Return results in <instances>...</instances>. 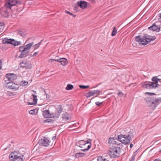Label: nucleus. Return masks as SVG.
Returning a JSON list of instances; mask_svg holds the SVG:
<instances>
[{"instance_id":"28","label":"nucleus","mask_w":161,"mask_h":161,"mask_svg":"<svg viewBox=\"0 0 161 161\" xmlns=\"http://www.w3.org/2000/svg\"><path fill=\"white\" fill-rule=\"evenodd\" d=\"M75 155L76 157L79 158L85 156L86 154L84 153H76Z\"/></svg>"},{"instance_id":"18","label":"nucleus","mask_w":161,"mask_h":161,"mask_svg":"<svg viewBox=\"0 0 161 161\" xmlns=\"http://www.w3.org/2000/svg\"><path fill=\"white\" fill-rule=\"evenodd\" d=\"M21 44V42L20 41H16L14 39H11V45L14 46H16Z\"/></svg>"},{"instance_id":"57","label":"nucleus","mask_w":161,"mask_h":161,"mask_svg":"<svg viewBox=\"0 0 161 161\" xmlns=\"http://www.w3.org/2000/svg\"><path fill=\"white\" fill-rule=\"evenodd\" d=\"M29 41V40H27V41H26V42H25V43H26V42H28Z\"/></svg>"},{"instance_id":"41","label":"nucleus","mask_w":161,"mask_h":161,"mask_svg":"<svg viewBox=\"0 0 161 161\" xmlns=\"http://www.w3.org/2000/svg\"><path fill=\"white\" fill-rule=\"evenodd\" d=\"M145 94H148L150 96H152L153 95H156V94L155 93H151V92H147L145 93Z\"/></svg>"},{"instance_id":"38","label":"nucleus","mask_w":161,"mask_h":161,"mask_svg":"<svg viewBox=\"0 0 161 161\" xmlns=\"http://www.w3.org/2000/svg\"><path fill=\"white\" fill-rule=\"evenodd\" d=\"M35 109L31 110L30 111L29 113L31 114H35Z\"/></svg>"},{"instance_id":"27","label":"nucleus","mask_w":161,"mask_h":161,"mask_svg":"<svg viewBox=\"0 0 161 161\" xmlns=\"http://www.w3.org/2000/svg\"><path fill=\"white\" fill-rule=\"evenodd\" d=\"M3 44H10V39H8L7 38H5L3 39Z\"/></svg>"},{"instance_id":"16","label":"nucleus","mask_w":161,"mask_h":161,"mask_svg":"<svg viewBox=\"0 0 161 161\" xmlns=\"http://www.w3.org/2000/svg\"><path fill=\"white\" fill-rule=\"evenodd\" d=\"M160 79L158 78L157 76L153 77L152 79V80L153 81V85L156 88L158 87V81L160 82Z\"/></svg>"},{"instance_id":"59","label":"nucleus","mask_w":161,"mask_h":161,"mask_svg":"<svg viewBox=\"0 0 161 161\" xmlns=\"http://www.w3.org/2000/svg\"><path fill=\"white\" fill-rule=\"evenodd\" d=\"M9 158H10V154H9Z\"/></svg>"},{"instance_id":"58","label":"nucleus","mask_w":161,"mask_h":161,"mask_svg":"<svg viewBox=\"0 0 161 161\" xmlns=\"http://www.w3.org/2000/svg\"><path fill=\"white\" fill-rule=\"evenodd\" d=\"M46 98H49V97H47H47H46Z\"/></svg>"},{"instance_id":"5","label":"nucleus","mask_w":161,"mask_h":161,"mask_svg":"<svg viewBox=\"0 0 161 161\" xmlns=\"http://www.w3.org/2000/svg\"><path fill=\"white\" fill-rule=\"evenodd\" d=\"M10 11V1L9 0L7 3L4 5V7L0 8V14L5 17H9V13Z\"/></svg>"},{"instance_id":"62","label":"nucleus","mask_w":161,"mask_h":161,"mask_svg":"<svg viewBox=\"0 0 161 161\" xmlns=\"http://www.w3.org/2000/svg\"><path fill=\"white\" fill-rule=\"evenodd\" d=\"M75 124L73 125H74V126H75Z\"/></svg>"},{"instance_id":"34","label":"nucleus","mask_w":161,"mask_h":161,"mask_svg":"<svg viewBox=\"0 0 161 161\" xmlns=\"http://www.w3.org/2000/svg\"><path fill=\"white\" fill-rule=\"evenodd\" d=\"M58 108H59L58 109V114L59 115L63 111V108H62V106L61 105H59Z\"/></svg>"},{"instance_id":"40","label":"nucleus","mask_w":161,"mask_h":161,"mask_svg":"<svg viewBox=\"0 0 161 161\" xmlns=\"http://www.w3.org/2000/svg\"><path fill=\"white\" fill-rule=\"evenodd\" d=\"M103 103V102H97L95 103V104L98 106H100V105L101 104H102Z\"/></svg>"},{"instance_id":"4","label":"nucleus","mask_w":161,"mask_h":161,"mask_svg":"<svg viewBox=\"0 0 161 161\" xmlns=\"http://www.w3.org/2000/svg\"><path fill=\"white\" fill-rule=\"evenodd\" d=\"M133 136V134L131 132L125 135L120 134L118 136L119 141L122 143L125 144H128L130 143L132 140V138Z\"/></svg>"},{"instance_id":"15","label":"nucleus","mask_w":161,"mask_h":161,"mask_svg":"<svg viewBox=\"0 0 161 161\" xmlns=\"http://www.w3.org/2000/svg\"><path fill=\"white\" fill-rule=\"evenodd\" d=\"M149 30H152L158 32L160 30V28L155 24H153L152 25L148 28Z\"/></svg>"},{"instance_id":"25","label":"nucleus","mask_w":161,"mask_h":161,"mask_svg":"<svg viewBox=\"0 0 161 161\" xmlns=\"http://www.w3.org/2000/svg\"><path fill=\"white\" fill-rule=\"evenodd\" d=\"M85 95L87 97H90L94 95L93 94V92H92V91H89L88 92L86 93L85 94Z\"/></svg>"},{"instance_id":"56","label":"nucleus","mask_w":161,"mask_h":161,"mask_svg":"<svg viewBox=\"0 0 161 161\" xmlns=\"http://www.w3.org/2000/svg\"><path fill=\"white\" fill-rule=\"evenodd\" d=\"M32 91L34 92H35V93L36 92L33 90H32Z\"/></svg>"},{"instance_id":"39","label":"nucleus","mask_w":161,"mask_h":161,"mask_svg":"<svg viewBox=\"0 0 161 161\" xmlns=\"http://www.w3.org/2000/svg\"><path fill=\"white\" fill-rule=\"evenodd\" d=\"M118 95L120 97H123L124 95V94L121 92H119L118 93Z\"/></svg>"},{"instance_id":"55","label":"nucleus","mask_w":161,"mask_h":161,"mask_svg":"<svg viewBox=\"0 0 161 161\" xmlns=\"http://www.w3.org/2000/svg\"><path fill=\"white\" fill-rule=\"evenodd\" d=\"M58 56H57L54 59H58L57 58L58 57Z\"/></svg>"},{"instance_id":"31","label":"nucleus","mask_w":161,"mask_h":161,"mask_svg":"<svg viewBox=\"0 0 161 161\" xmlns=\"http://www.w3.org/2000/svg\"><path fill=\"white\" fill-rule=\"evenodd\" d=\"M74 87L73 85L71 84H68L66 88V89L67 90H72Z\"/></svg>"},{"instance_id":"35","label":"nucleus","mask_w":161,"mask_h":161,"mask_svg":"<svg viewBox=\"0 0 161 161\" xmlns=\"http://www.w3.org/2000/svg\"><path fill=\"white\" fill-rule=\"evenodd\" d=\"M92 92H93V95L94 94H100V93L102 92L101 91H100L99 90H94L92 91Z\"/></svg>"},{"instance_id":"33","label":"nucleus","mask_w":161,"mask_h":161,"mask_svg":"<svg viewBox=\"0 0 161 161\" xmlns=\"http://www.w3.org/2000/svg\"><path fill=\"white\" fill-rule=\"evenodd\" d=\"M117 33L116 29L115 27H114L111 34L112 36H114Z\"/></svg>"},{"instance_id":"1","label":"nucleus","mask_w":161,"mask_h":161,"mask_svg":"<svg viewBox=\"0 0 161 161\" xmlns=\"http://www.w3.org/2000/svg\"><path fill=\"white\" fill-rule=\"evenodd\" d=\"M156 38L155 36H150L146 34L142 36H138L135 37V40L140 45H145L152 41L155 40Z\"/></svg>"},{"instance_id":"17","label":"nucleus","mask_w":161,"mask_h":161,"mask_svg":"<svg viewBox=\"0 0 161 161\" xmlns=\"http://www.w3.org/2000/svg\"><path fill=\"white\" fill-rule=\"evenodd\" d=\"M42 115L45 118H51L53 117L52 114L50 113L49 111L48 110L43 111Z\"/></svg>"},{"instance_id":"36","label":"nucleus","mask_w":161,"mask_h":161,"mask_svg":"<svg viewBox=\"0 0 161 161\" xmlns=\"http://www.w3.org/2000/svg\"><path fill=\"white\" fill-rule=\"evenodd\" d=\"M28 82V81H22L21 82V85H22L23 86H25L27 85Z\"/></svg>"},{"instance_id":"6","label":"nucleus","mask_w":161,"mask_h":161,"mask_svg":"<svg viewBox=\"0 0 161 161\" xmlns=\"http://www.w3.org/2000/svg\"><path fill=\"white\" fill-rule=\"evenodd\" d=\"M120 148L118 147H113L110 148L108 153L109 156L112 158L118 157L120 154Z\"/></svg>"},{"instance_id":"26","label":"nucleus","mask_w":161,"mask_h":161,"mask_svg":"<svg viewBox=\"0 0 161 161\" xmlns=\"http://www.w3.org/2000/svg\"><path fill=\"white\" fill-rule=\"evenodd\" d=\"M98 161H109L104 157L102 156H99L97 158Z\"/></svg>"},{"instance_id":"51","label":"nucleus","mask_w":161,"mask_h":161,"mask_svg":"<svg viewBox=\"0 0 161 161\" xmlns=\"http://www.w3.org/2000/svg\"><path fill=\"white\" fill-rule=\"evenodd\" d=\"M133 146V144L132 143L130 144V148H131Z\"/></svg>"},{"instance_id":"20","label":"nucleus","mask_w":161,"mask_h":161,"mask_svg":"<svg viewBox=\"0 0 161 161\" xmlns=\"http://www.w3.org/2000/svg\"><path fill=\"white\" fill-rule=\"evenodd\" d=\"M12 82V84L11 85V89H12L14 91H16L18 89L19 86L16 84Z\"/></svg>"},{"instance_id":"45","label":"nucleus","mask_w":161,"mask_h":161,"mask_svg":"<svg viewBox=\"0 0 161 161\" xmlns=\"http://www.w3.org/2000/svg\"><path fill=\"white\" fill-rule=\"evenodd\" d=\"M18 33L21 36H23V33H22V32L21 31H19Z\"/></svg>"},{"instance_id":"44","label":"nucleus","mask_w":161,"mask_h":161,"mask_svg":"<svg viewBox=\"0 0 161 161\" xmlns=\"http://www.w3.org/2000/svg\"><path fill=\"white\" fill-rule=\"evenodd\" d=\"M78 6H79L78 5V4L75 5L74 8V10H76Z\"/></svg>"},{"instance_id":"63","label":"nucleus","mask_w":161,"mask_h":161,"mask_svg":"<svg viewBox=\"0 0 161 161\" xmlns=\"http://www.w3.org/2000/svg\"><path fill=\"white\" fill-rule=\"evenodd\" d=\"M131 161L130 160V161Z\"/></svg>"},{"instance_id":"10","label":"nucleus","mask_w":161,"mask_h":161,"mask_svg":"<svg viewBox=\"0 0 161 161\" xmlns=\"http://www.w3.org/2000/svg\"><path fill=\"white\" fill-rule=\"evenodd\" d=\"M142 86L144 88L149 89L156 88L153 85L152 82L145 81L142 84Z\"/></svg>"},{"instance_id":"43","label":"nucleus","mask_w":161,"mask_h":161,"mask_svg":"<svg viewBox=\"0 0 161 161\" xmlns=\"http://www.w3.org/2000/svg\"><path fill=\"white\" fill-rule=\"evenodd\" d=\"M65 12L67 14H69L71 15H73V14H72V13L70 12H69L68 11H67V10H65Z\"/></svg>"},{"instance_id":"24","label":"nucleus","mask_w":161,"mask_h":161,"mask_svg":"<svg viewBox=\"0 0 161 161\" xmlns=\"http://www.w3.org/2000/svg\"><path fill=\"white\" fill-rule=\"evenodd\" d=\"M62 118L64 120H66L69 119V115L67 113H65L62 115Z\"/></svg>"},{"instance_id":"60","label":"nucleus","mask_w":161,"mask_h":161,"mask_svg":"<svg viewBox=\"0 0 161 161\" xmlns=\"http://www.w3.org/2000/svg\"><path fill=\"white\" fill-rule=\"evenodd\" d=\"M75 16H76V15H73V16L74 17H75Z\"/></svg>"},{"instance_id":"46","label":"nucleus","mask_w":161,"mask_h":161,"mask_svg":"<svg viewBox=\"0 0 161 161\" xmlns=\"http://www.w3.org/2000/svg\"><path fill=\"white\" fill-rule=\"evenodd\" d=\"M88 1L92 3H95L96 2L95 0H88Z\"/></svg>"},{"instance_id":"21","label":"nucleus","mask_w":161,"mask_h":161,"mask_svg":"<svg viewBox=\"0 0 161 161\" xmlns=\"http://www.w3.org/2000/svg\"><path fill=\"white\" fill-rule=\"evenodd\" d=\"M89 140L90 141H85L83 140L79 141L78 142V144L79 145V146H83L87 143H89L90 144H91V141L92 140L90 139Z\"/></svg>"},{"instance_id":"19","label":"nucleus","mask_w":161,"mask_h":161,"mask_svg":"<svg viewBox=\"0 0 161 161\" xmlns=\"http://www.w3.org/2000/svg\"><path fill=\"white\" fill-rule=\"evenodd\" d=\"M117 139L116 137H110L109 138L108 143L110 144L114 145V144H116V140Z\"/></svg>"},{"instance_id":"7","label":"nucleus","mask_w":161,"mask_h":161,"mask_svg":"<svg viewBox=\"0 0 161 161\" xmlns=\"http://www.w3.org/2000/svg\"><path fill=\"white\" fill-rule=\"evenodd\" d=\"M23 156H20L18 151H12L11 152V161H23Z\"/></svg>"},{"instance_id":"23","label":"nucleus","mask_w":161,"mask_h":161,"mask_svg":"<svg viewBox=\"0 0 161 161\" xmlns=\"http://www.w3.org/2000/svg\"><path fill=\"white\" fill-rule=\"evenodd\" d=\"M20 4V2H19L17 0H11V8L13 6L15 5L16 4Z\"/></svg>"},{"instance_id":"30","label":"nucleus","mask_w":161,"mask_h":161,"mask_svg":"<svg viewBox=\"0 0 161 161\" xmlns=\"http://www.w3.org/2000/svg\"><path fill=\"white\" fill-rule=\"evenodd\" d=\"M4 24L3 22H0V32L3 31Z\"/></svg>"},{"instance_id":"13","label":"nucleus","mask_w":161,"mask_h":161,"mask_svg":"<svg viewBox=\"0 0 161 161\" xmlns=\"http://www.w3.org/2000/svg\"><path fill=\"white\" fill-rule=\"evenodd\" d=\"M77 4L79 6H80L82 9L86 8L87 7L88 4L89 3L86 1L80 0L78 1L77 3Z\"/></svg>"},{"instance_id":"47","label":"nucleus","mask_w":161,"mask_h":161,"mask_svg":"<svg viewBox=\"0 0 161 161\" xmlns=\"http://www.w3.org/2000/svg\"><path fill=\"white\" fill-rule=\"evenodd\" d=\"M135 157L134 156H133L131 160V161H134L135 160Z\"/></svg>"},{"instance_id":"3","label":"nucleus","mask_w":161,"mask_h":161,"mask_svg":"<svg viewBox=\"0 0 161 161\" xmlns=\"http://www.w3.org/2000/svg\"><path fill=\"white\" fill-rule=\"evenodd\" d=\"M34 44L33 42L29 43L25 46H20L19 47V50L21 52L19 56V58H22L26 56L30 52V50L31 46Z\"/></svg>"},{"instance_id":"52","label":"nucleus","mask_w":161,"mask_h":161,"mask_svg":"<svg viewBox=\"0 0 161 161\" xmlns=\"http://www.w3.org/2000/svg\"><path fill=\"white\" fill-rule=\"evenodd\" d=\"M153 161H160L159 160H158L157 159H155V160H154Z\"/></svg>"},{"instance_id":"42","label":"nucleus","mask_w":161,"mask_h":161,"mask_svg":"<svg viewBox=\"0 0 161 161\" xmlns=\"http://www.w3.org/2000/svg\"><path fill=\"white\" fill-rule=\"evenodd\" d=\"M158 16L159 18H158V20L161 23V13L159 14Z\"/></svg>"},{"instance_id":"8","label":"nucleus","mask_w":161,"mask_h":161,"mask_svg":"<svg viewBox=\"0 0 161 161\" xmlns=\"http://www.w3.org/2000/svg\"><path fill=\"white\" fill-rule=\"evenodd\" d=\"M4 87L7 90L10 88V73L7 74L4 79Z\"/></svg>"},{"instance_id":"9","label":"nucleus","mask_w":161,"mask_h":161,"mask_svg":"<svg viewBox=\"0 0 161 161\" xmlns=\"http://www.w3.org/2000/svg\"><path fill=\"white\" fill-rule=\"evenodd\" d=\"M20 67L26 69H30L32 68V65L31 63H29L26 60H23L19 63Z\"/></svg>"},{"instance_id":"11","label":"nucleus","mask_w":161,"mask_h":161,"mask_svg":"<svg viewBox=\"0 0 161 161\" xmlns=\"http://www.w3.org/2000/svg\"><path fill=\"white\" fill-rule=\"evenodd\" d=\"M53 61H57L60 62L62 65L65 66L68 63L67 60L64 58H59V59H49V62H53Z\"/></svg>"},{"instance_id":"53","label":"nucleus","mask_w":161,"mask_h":161,"mask_svg":"<svg viewBox=\"0 0 161 161\" xmlns=\"http://www.w3.org/2000/svg\"><path fill=\"white\" fill-rule=\"evenodd\" d=\"M14 95V94H13V93H12L11 92V96H12V95Z\"/></svg>"},{"instance_id":"14","label":"nucleus","mask_w":161,"mask_h":161,"mask_svg":"<svg viewBox=\"0 0 161 161\" xmlns=\"http://www.w3.org/2000/svg\"><path fill=\"white\" fill-rule=\"evenodd\" d=\"M83 146V147L81 146H79L82 148L80 150L83 151H88L91 147V144L89 143H87Z\"/></svg>"},{"instance_id":"29","label":"nucleus","mask_w":161,"mask_h":161,"mask_svg":"<svg viewBox=\"0 0 161 161\" xmlns=\"http://www.w3.org/2000/svg\"><path fill=\"white\" fill-rule=\"evenodd\" d=\"M17 79V76L13 73H11V82L12 80H14Z\"/></svg>"},{"instance_id":"61","label":"nucleus","mask_w":161,"mask_h":161,"mask_svg":"<svg viewBox=\"0 0 161 161\" xmlns=\"http://www.w3.org/2000/svg\"><path fill=\"white\" fill-rule=\"evenodd\" d=\"M160 83H161V80H160Z\"/></svg>"},{"instance_id":"2","label":"nucleus","mask_w":161,"mask_h":161,"mask_svg":"<svg viewBox=\"0 0 161 161\" xmlns=\"http://www.w3.org/2000/svg\"><path fill=\"white\" fill-rule=\"evenodd\" d=\"M145 100L148 106L153 109L161 103V97L154 99L152 97H147L145 98Z\"/></svg>"},{"instance_id":"37","label":"nucleus","mask_w":161,"mask_h":161,"mask_svg":"<svg viewBox=\"0 0 161 161\" xmlns=\"http://www.w3.org/2000/svg\"><path fill=\"white\" fill-rule=\"evenodd\" d=\"M80 87L81 89H85L86 88H87L89 87V86H84V85H80L79 86Z\"/></svg>"},{"instance_id":"32","label":"nucleus","mask_w":161,"mask_h":161,"mask_svg":"<svg viewBox=\"0 0 161 161\" xmlns=\"http://www.w3.org/2000/svg\"><path fill=\"white\" fill-rule=\"evenodd\" d=\"M42 40L41 41L39 42V43L36 44L34 45L33 46V48H34V50L37 49L39 47L40 45L41 44L42 42Z\"/></svg>"},{"instance_id":"49","label":"nucleus","mask_w":161,"mask_h":161,"mask_svg":"<svg viewBox=\"0 0 161 161\" xmlns=\"http://www.w3.org/2000/svg\"><path fill=\"white\" fill-rule=\"evenodd\" d=\"M56 138V136H53L52 137V140H55Z\"/></svg>"},{"instance_id":"12","label":"nucleus","mask_w":161,"mask_h":161,"mask_svg":"<svg viewBox=\"0 0 161 161\" xmlns=\"http://www.w3.org/2000/svg\"><path fill=\"white\" fill-rule=\"evenodd\" d=\"M50 142V141L47 138H44L39 141V143L40 145L45 147H47L49 145Z\"/></svg>"},{"instance_id":"50","label":"nucleus","mask_w":161,"mask_h":161,"mask_svg":"<svg viewBox=\"0 0 161 161\" xmlns=\"http://www.w3.org/2000/svg\"><path fill=\"white\" fill-rule=\"evenodd\" d=\"M116 144H114L117 145H119V144L118 143V142L116 141V142H115Z\"/></svg>"},{"instance_id":"48","label":"nucleus","mask_w":161,"mask_h":161,"mask_svg":"<svg viewBox=\"0 0 161 161\" xmlns=\"http://www.w3.org/2000/svg\"><path fill=\"white\" fill-rule=\"evenodd\" d=\"M37 54V52H35L34 53L33 55L32 56H36Z\"/></svg>"},{"instance_id":"54","label":"nucleus","mask_w":161,"mask_h":161,"mask_svg":"<svg viewBox=\"0 0 161 161\" xmlns=\"http://www.w3.org/2000/svg\"><path fill=\"white\" fill-rule=\"evenodd\" d=\"M2 66L1 65V62H0V69L1 68Z\"/></svg>"},{"instance_id":"22","label":"nucleus","mask_w":161,"mask_h":161,"mask_svg":"<svg viewBox=\"0 0 161 161\" xmlns=\"http://www.w3.org/2000/svg\"><path fill=\"white\" fill-rule=\"evenodd\" d=\"M32 96L33 97V102L32 103H31L30 102H28V104L30 105H33L35 104H36V103H37V99L36 96V95H35V94H32Z\"/></svg>"}]
</instances>
